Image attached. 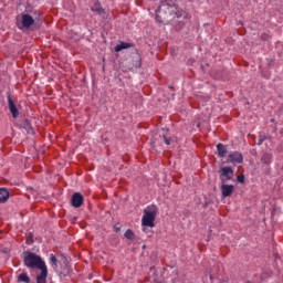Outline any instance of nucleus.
I'll return each mask as SVG.
<instances>
[{"instance_id": "obj_23", "label": "nucleus", "mask_w": 283, "mask_h": 283, "mask_svg": "<svg viewBox=\"0 0 283 283\" xmlns=\"http://www.w3.org/2000/svg\"><path fill=\"white\" fill-rule=\"evenodd\" d=\"M28 244H30L32 241L30 239L27 240Z\"/></svg>"}, {"instance_id": "obj_1", "label": "nucleus", "mask_w": 283, "mask_h": 283, "mask_svg": "<svg viewBox=\"0 0 283 283\" xmlns=\"http://www.w3.org/2000/svg\"><path fill=\"white\" fill-rule=\"evenodd\" d=\"M174 14L177 18L182 15L178 10V7L174 4V1L167 0L161 2L158 10H156V20L159 21V23H165V21Z\"/></svg>"}, {"instance_id": "obj_14", "label": "nucleus", "mask_w": 283, "mask_h": 283, "mask_svg": "<svg viewBox=\"0 0 283 283\" xmlns=\"http://www.w3.org/2000/svg\"><path fill=\"white\" fill-rule=\"evenodd\" d=\"M18 282L30 283V276H28V273H20L18 275Z\"/></svg>"}, {"instance_id": "obj_16", "label": "nucleus", "mask_w": 283, "mask_h": 283, "mask_svg": "<svg viewBox=\"0 0 283 283\" xmlns=\"http://www.w3.org/2000/svg\"><path fill=\"white\" fill-rule=\"evenodd\" d=\"M271 158H272L271 154H264L262 156V163H265V165H269L271 164Z\"/></svg>"}, {"instance_id": "obj_19", "label": "nucleus", "mask_w": 283, "mask_h": 283, "mask_svg": "<svg viewBox=\"0 0 283 283\" xmlns=\"http://www.w3.org/2000/svg\"><path fill=\"white\" fill-rule=\"evenodd\" d=\"M164 140L166 145H171V139L167 138V136H164Z\"/></svg>"}, {"instance_id": "obj_10", "label": "nucleus", "mask_w": 283, "mask_h": 283, "mask_svg": "<svg viewBox=\"0 0 283 283\" xmlns=\"http://www.w3.org/2000/svg\"><path fill=\"white\" fill-rule=\"evenodd\" d=\"M41 273L36 275V283H46L48 282V266L40 270Z\"/></svg>"}, {"instance_id": "obj_13", "label": "nucleus", "mask_w": 283, "mask_h": 283, "mask_svg": "<svg viewBox=\"0 0 283 283\" xmlns=\"http://www.w3.org/2000/svg\"><path fill=\"white\" fill-rule=\"evenodd\" d=\"M217 151H218L220 158H224L227 156V148L222 144L217 145Z\"/></svg>"}, {"instance_id": "obj_4", "label": "nucleus", "mask_w": 283, "mask_h": 283, "mask_svg": "<svg viewBox=\"0 0 283 283\" xmlns=\"http://www.w3.org/2000/svg\"><path fill=\"white\" fill-rule=\"evenodd\" d=\"M244 160V157L242 156V153L233 151L230 153L228 156V161L232 163V165H240Z\"/></svg>"}, {"instance_id": "obj_20", "label": "nucleus", "mask_w": 283, "mask_h": 283, "mask_svg": "<svg viewBox=\"0 0 283 283\" xmlns=\"http://www.w3.org/2000/svg\"><path fill=\"white\" fill-rule=\"evenodd\" d=\"M28 134H34V129L30 128V129L28 130Z\"/></svg>"}, {"instance_id": "obj_11", "label": "nucleus", "mask_w": 283, "mask_h": 283, "mask_svg": "<svg viewBox=\"0 0 283 283\" xmlns=\"http://www.w3.org/2000/svg\"><path fill=\"white\" fill-rule=\"evenodd\" d=\"M10 198V192L6 188H0V205L3 202H8Z\"/></svg>"}, {"instance_id": "obj_21", "label": "nucleus", "mask_w": 283, "mask_h": 283, "mask_svg": "<svg viewBox=\"0 0 283 283\" xmlns=\"http://www.w3.org/2000/svg\"><path fill=\"white\" fill-rule=\"evenodd\" d=\"M262 143H264V138H260L259 145H262Z\"/></svg>"}, {"instance_id": "obj_2", "label": "nucleus", "mask_w": 283, "mask_h": 283, "mask_svg": "<svg viewBox=\"0 0 283 283\" xmlns=\"http://www.w3.org/2000/svg\"><path fill=\"white\" fill-rule=\"evenodd\" d=\"M23 262L24 266H28V269H39L41 271L42 269L46 268L43 259H41V256L32 252L23 253Z\"/></svg>"}, {"instance_id": "obj_12", "label": "nucleus", "mask_w": 283, "mask_h": 283, "mask_svg": "<svg viewBox=\"0 0 283 283\" xmlns=\"http://www.w3.org/2000/svg\"><path fill=\"white\" fill-rule=\"evenodd\" d=\"M129 48H132L130 43L120 42L115 46V52H123V50H129Z\"/></svg>"}, {"instance_id": "obj_3", "label": "nucleus", "mask_w": 283, "mask_h": 283, "mask_svg": "<svg viewBox=\"0 0 283 283\" xmlns=\"http://www.w3.org/2000/svg\"><path fill=\"white\" fill-rule=\"evenodd\" d=\"M156 216H158V207L156 206H148L144 209V216L142 218L143 227H149L154 229L156 224Z\"/></svg>"}, {"instance_id": "obj_7", "label": "nucleus", "mask_w": 283, "mask_h": 283, "mask_svg": "<svg viewBox=\"0 0 283 283\" xmlns=\"http://www.w3.org/2000/svg\"><path fill=\"white\" fill-rule=\"evenodd\" d=\"M235 190V187L233 185H221V193L223 198H229L233 191Z\"/></svg>"}, {"instance_id": "obj_9", "label": "nucleus", "mask_w": 283, "mask_h": 283, "mask_svg": "<svg viewBox=\"0 0 283 283\" xmlns=\"http://www.w3.org/2000/svg\"><path fill=\"white\" fill-rule=\"evenodd\" d=\"M9 109L13 116V118H19V108H17V104L12 101V97L8 96Z\"/></svg>"}, {"instance_id": "obj_15", "label": "nucleus", "mask_w": 283, "mask_h": 283, "mask_svg": "<svg viewBox=\"0 0 283 283\" xmlns=\"http://www.w3.org/2000/svg\"><path fill=\"white\" fill-rule=\"evenodd\" d=\"M50 262H51V266L53 268V269H57V260H56V256H54L53 254H51V256H50Z\"/></svg>"}, {"instance_id": "obj_8", "label": "nucleus", "mask_w": 283, "mask_h": 283, "mask_svg": "<svg viewBox=\"0 0 283 283\" xmlns=\"http://www.w3.org/2000/svg\"><path fill=\"white\" fill-rule=\"evenodd\" d=\"M21 21L23 28H31V25H34V18L28 13L22 14Z\"/></svg>"}, {"instance_id": "obj_22", "label": "nucleus", "mask_w": 283, "mask_h": 283, "mask_svg": "<svg viewBox=\"0 0 283 283\" xmlns=\"http://www.w3.org/2000/svg\"><path fill=\"white\" fill-rule=\"evenodd\" d=\"M115 231L116 233H118V231H120V228L115 226Z\"/></svg>"}, {"instance_id": "obj_17", "label": "nucleus", "mask_w": 283, "mask_h": 283, "mask_svg": "<svg viewBox=\"0 0 283 283\" xmlns=\"http://www.w3.org/2000/svg\"><path fill=\"white\" fill-rule=\"evenodd\" d=\"M124 235L127 240H134V232L132 230H127Z\"/></svg>"}, {"instance_id": "obj_5", "label": "nucleus", "mask_w": 283, "mask_h": 283, "mask_svg": "<svg viewBox=\"0 0 283 283\" xmlns=\"http://www.w3.org/2000/svg\"><path fill=\"white\" fill-rule=\"evenodd\" d=\"M220 178L223 184L227 182L228 180H232L233 169L231 167H222Z\"/></svg>"}, {"instance_id": "obj_6", "label": "nucleus", "mask_w": 283, "mask_h": 283, "mask_svg": "<svg viewBox=\"0 0 283 283\" xmlns=\"http://www.w3.org/2000/svg\"><path fill=\"white\" fill-rule=\"evenodd\" d=\"M83 195H81V192H74L71 202L75 209H78L80 207H83Z\"/></svg>"}, {"instance_id": "obj_18", "label": "nucleus", "mask_w": 283, "mask_h": 283, "mask_svg": "<svg viewBox=\"0 0 283 283\" xmlns=\"http://www.w3.org/2000/svg\"><path fill=\"white\" fill-rule=\"evenodd\" d=\"M237 180L238 182H241V185L244 184V175L238 176Z\"/></svg>"}]
</instances>
